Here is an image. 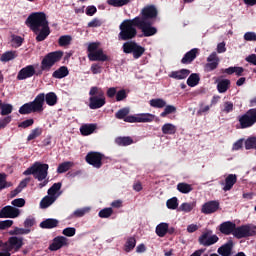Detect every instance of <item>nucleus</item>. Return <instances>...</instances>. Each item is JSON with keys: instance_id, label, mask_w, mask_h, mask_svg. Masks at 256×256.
Instances as JSON below:
<instances>
[{"instance_id": "f257e3e1", "label": "nucleus", "mask_w": 256, "mask_h": 256, "mask_svg": "<svg viewBox=\"0 0 256 256\" xmlns=\"http://www.w3.org/2000/svg\"><path fill=\"white\" fill-rule=\"evenodd\" d=\"M61 59H63V51L49 52L42 59L39 69L36 70L35 65H27L18 72L17 80L25 81V79H31L34 75L36 77H41L43 71H51L53 66L56 63H59Z\"/></svg>"}, {"instance_id": "f03ea898", "label": "nucleus", "mask_w": 256, "mask_h": 256, "mask_svg": "<svg viewBox=\"0 0 256 256\" xmlns=\"http://www.w3.org/2000/svg\"><path fill=\"white\" fill-rule=\"evenodd\" d=\"M25 25L29 27L30 31L36 35L37 43L45 41L47 37L51 35V28L49 27V20H47V14L45 12H33L26 21Z\"/></svg>"}, {"instance_id": "7ed1b4c3", "label": "nucleus", "mask_w": 256, "mask_h": 256, "mask_svg": "<svg viewBox=\"0 0 256 256\" xmlns=\"http://www.w3.org/2000/svg\"><path fill=\"white\" fill-rule=\"evenodd\" d=\"M131 110L128 107H124L115 113L116 119H123L125 123H153V121H159V118L155 114L140 113L136 115H129Z\"/></svg>"}, {"instance_id": "20e7f679", "label": "nucleus", "mask_w": 256, "mask_h": 256, "mask_svg": "<svg viewBox=\"0 0 256 256\" xmlns=\"http://www.w3.org/2000/svg\"><path fill=\"white\" fill-rule=\"evenodd\" d=\"M139 29V20L136 18L124 20L120 26L118 34L119 41H131L137 37V28Z\"/></svg>"}, {"instance_id": "39448f33", "label": "nucleus", "mask_w": 256, "mask_h": 256, "mask_svg": "<svg viewBox=\"0 0 256 256\" xmlns=\"http://www.w3.org/2000/svg\"><path fill=\"white\" fill-rule=\"evenodd\" d=\"M45 93L38 94L32 102L22 105L18 112L20 115H31V113H42L45 110Z\"/></svg>"}, {"instance_id": "423d86ee", "label": "nucleus", "mask_w": 256, "mask_h": 256, "mask_svg": "<svg viewBox=\"0 0 256 256\" xmlns=\"http://www.w3.org/2000/svg\"><path fill=\"white\" fill-rule=\"evenodd\" d=\"M89 108L90 109H101V107L105 106L107 100L105 98V92L102 88L97 86H93L89 91Z\"/></svg>"}, {"instance_id": "0eeeda50", "label": "nucleus", "mask_w": 256, "mask_h": 256, "mask_svg": "<svg viewBox=\"0 0 256 256\" xmlns=\"http://www.w3.org/2000/svg\"><path fill=\"white\" fill-rule=\"evenodd\" d=\"M23 175H33L37 181H45L49 175V164L35 162L23 172Z\"/></svg>"}, {"instance_id": "6e6552de", "label": "nucleus", "mask_w": 256, "mask_h": 256, "mask_svg": "<svg viewBox=\"0 0 256 256\" xmlns=\"http://www.w3.org/2000/svg\"><path fill=\"white\" fill-rule=\"evenodd\" d=\"M122 51L126 55H133V59H141L145 55V47L135 41H127L122 45Z\"/></svg>"}, {"instance_id": "1a4fd4ad", "label": "nucleus", "mask_w": 256, "mask_h": 256, "mask_svg": "<svg viewBox=\"0 0 256 256\" xmlns=\"http://www.w3.org/2000/svg\"><path fill=\"white\" fill-rule=\"evenodd\" d=\"M157 15H159V12L155 5H148L141 10L140 16H136L135 19L140 23L142 21L144 23H149L152 19H157Z\"/></svg>"}, {"instance_id": "9d476101", "label": "nucleus", "mask_w": 256, "mask_h": 256, "mask_svg": "<svg viewBox=\"0 0 256 256\" xmlns=\"http://www.w3.org/2000/svg\"><path fill=\"white\" fill-rule=\"evenodd\" d=\"M240 129H249L256 123V108H251L245 114L239 116Z\"/></svg>"}, {"instance_id": "9b49d317", "label": "nucleus", "mask_w": 256, "mask_h": 256, "mask_svg": "<svg viewBox=\"0 0 256 256\" xmlns=\"http://www.w3.org/2000/svg\"><path fill=\"white\" fill-rule=\"evenodd\" d=\"M105 159V155L101 152L90 151L85 156V161L88 165H91L95 169H101L103 167V161Z\"/></svg>"}, {"instance_id": "f8f14e48", "label": "nucleus", "mask_w": 256, "mask_h": 256, "mask_svg": "<svg viewBox=\"0 0 256 256\" xmlns=\"http://www.w3.org/2000/svg\"><path fill=\"white\" fill-rule=\"evenodd\" d=\"M256 228L249 224L236 226L234 229V236L236 239H247V237H255Z\"/></svg>"}, {"instance_id": "ddd939ff", "label": "nucleus", "mask_w": 256, "mask_h": 256, "mask_svg": "<svg viewBox=\"0 0 256 256\" xmlns=\"http://www.w3.org/2000/svg\"><path fill=\"white\" fill-rule=\"evenodd\" d=\"M218 241L219 236L215 234L213 235V230H206L198 238V243L203 245V247H211V245H215Z\"/></svg>"}, {"instance_id": "4468645a", "label": "nucleus", "mask_w": 256, "mask_h": 256, "mask_svg": "<svg viewBox=\"0 0 256 256\" xmlns=\"http://www.w3.org/2000/svg\"><path fill=\"white\" fill-rule=\"evenodd\" d=\"M21 215V210L15 206H5L0 210V219H17Z\"/></svg>"}, {"instance_id": "2eb2a0df", "label": "nucleus", "mask_w": 256, "mask_h": 256, "mask_svg": "<svg viewBox=\"0 0 256 256\" xmlns=\"http://www.w3.org/2000/svg\"><path fill=\"white\" fill-rule=\"evenodd\" d=\"M220 59L219 56L217 55V52H212L208 57H207V63L204 66V71L206 73H211V71H215L217 67H219Z\"/></svg>"}, {"instance_id": "dca6fc26", "label": "nucleus", "mask_w": 256, "mask_h": 256, "mask_svg": "<svg viewBox=\"0 0 256 256\" xmlns=\"http://www.w3.org/2000/svg\"><path fill=\"white\" fill-rule=\"evenodd\" d=\"M138 29L142 31L144 37H153L157 33V28L153 27V22H138Z\"/></svg>"}, {"instance_id": "f3484780", "label": "nucleus", "mask_w": 256, "mask_h": 256, "mask_svg": "<svg viewBox=\"0 0 256 256\" xmlns=\"http://www.w3.org/2000/svg\"><path fill=\"white\" fill-rule=\"evenodd\" d=\"M219 210V202L212 200L203 204L201 213L204 215H211L212 213H216Z\"/></svg>"}, {"instance_id": "a211bd4d", "label": "nucleus", "mask_w": 256, "mask_h": 256, "mask_svg": "<svg viewBox=\"0 0 256 256\" xmlns=\"http://www.w3.org/2000/svg\"><path fill=\"white\" fill-rule=\"evenodd\" d=\"M67 245V238L65 236H57L52 240V243L49 245V251H59L62 247Z\"/></svg>"}, {"instance_id": "6ab92c4d", "label": "nucleus", "mask_w": 256, "mask_h": 256, "mask_svg": "<svg viewBox=\"0 0 256 256\" xmlns=\"http://www.w3.org/2000/svg\"><path fill=\"white\" fill-rule=\"evenodd\" d=\"M191 75V70L189 69H180L176 71H172L168 74L170 79H175L176 81H183V79H187Z\"/></svg>"}, {"instance_id": "aec40b11", "label": "nucleus", "mask_w": 256, "mask_h": 256, "mask_svg": "<svg viewBox=\"0 0 256 256\" xmlns=\"http://www.w3.org/2000/svg\"><path fill=\"white\" fill-rule=\"evenodd\" d=\"M237 224H235L232 221H226L219 225V231L222 233V235H233L235 233V227Z\"/></svg>"}, {"instance_id": "412c9836", "label": "nucleus", "mask_w": 256, "mask_h": 256, "mask_svg": "<svg viewBox=\"0 0 256 256\" xmlns=\"http://www.w3.org/2000/svg\"><path fill=\"white\" fill-rule=\"evenodd\" d=\"M23 245L22 237L12 236L8 239V251H13V249L14 251H19Z\"/></svg>"}, {"instance_id": "4be33fe9", "label": "nucleus", "mask_w": 256, "mask_h": 256, "mask_svg": "<svg viewBox=\"0 0 256 256\" xmlns=\"http://www.w3.org/2000/svg\"><path fill=\"white\" fill-rule=\"evenodd\" d=\"M233 247V240L230 239L227 241V243L223 244L218 248L217 253L221 256H231L233 255Z\"/></svg>"}, {"instance_id": "5701e85b", "label": "nucleus", "mask_w": 256, "mask_h": 256, "mask_svg": "<svg viewBox=\"0 0 256 256\" xmlns=\"http://www.w3.org/2000/svg\"><path fill=\"white\" fill-rule=\"evenodd\" d=\"M198 54L199 50L197 48H193L190 51H188L181 59L182 65H191V62L197 59Z\"/></svg>"}, {"instance_id": "b1692460", "label": "nucleus", "mask_w": 256, "mask_h": 256, "mask_svg": "<svg viewBox=\"0 0 256 256\" xmlns=\"http://www.w3.org/2000/svg\"><path fill=\"white\" fill-rule=\"evenodd\" d=\"M89 61H110V57L103 53V49L95 51V53H88Z\"/></svg>"}, {"instance_id": "393cba45", "label": "nucleus", "mask_w": 256, "mask_h": 256, "mask_svg": "<svg viewBox=\"0 0 256 256\" xmlns=\"http://www.w3.org/2000/svg\"><path fill=\"white\" fill-rule=\"evenodd\" d=\"M97 129V124H83L80 127V133L81 135H83L84 137H87L89 135H93V133H95V130Z\"/></svg>"}, {"instance_id": "a878e982", "label": "nucleus", "mask_w": 256, "mask_h": 256, "mask_svg": "<svg viewBox=\"0 0 256 256\" xmlns=\"http://www.w3.org/2000/svg\"><path fill=\"white\" fill-rule=\"evenodd\" d=\"M13 113V104L3 103V100H0V115L2 117H10Z\"/></svg>"}, {"instance_id": "bb28decb", "label": "nucleus", "mask_w": 256, "mask_h": 256, "mask_svg": "<svg viewBox=\"0 0 256 256\" xmlns=\"http://www.w3.org/2000/svg\"><path fill=\"white\" fill-rule=\"evenodd\" d=\"M237 183V175L235 174H229L225 178V183L223 187V191H231L233 189V186Z\"/></svg>"}, {"instance_id": "cd10ccee", "label": "nucleus", "mask_w": 256, "mask_h": 256, "mask_svg": "<svg viewBox=\"0 0 256 256\" xmlns=\"http://www.w3.org/2000/svg\"><path fill=\"white\" fill-rule=\"evenodd\" d=\"M59 220L55 218H48L44 221H42L39 225L41 229H55V227H58Z\"/></svg>"}, {"instance_id": "c85d7f7f", "label": "nucleus", "mask_w": 256, "mask_h": 256, "mask_svg": "<svg viewBox=\"0 0 256 256\" xmlns=\"http://www.w3.org/2000/svg\"><path fill=\"white\" fill-rule=\"evenodd\" d=\"M67 75H69V68H67V66H61L52 73L54 79H65Z\"/></svg>"}, {"instance_id": "c756f323", "label": "nucleus", "mask_w": 256, "mask_h": 256, "mask_svg": "<svg viewBox=\"0 0 256 256\" xmlns=\"http://www.w3.org/2000/svg\"><path fill=\"white\" fill-rule=\"evenodd\" d=\"M46 101V105H49V107H55V104L57 101H59V98L57 97V94L55 92H49L46 95L44 94V102Z\"/></svg>"}, {"instance_id": "7c9ffc66", "label": "nucleus", "mask_w": 256, "mask_h": 256, "mask_svg": "<svg viewBox=\"0 0 256 256\" xmlns=\"http://www.w3.org/2000/svg\"><path fill=\"white\" fill-rule=\"evenodd\" d=\"M115 143L119 147H128V145H133V138L131 136H120L115 139Z\"/></svg>"}, {"instance_id": "2f4dec72", "label": "nucleus", "mask_w": 256, "mask_h": 256, "mask_svg": "<svg viewBox=\"0 0 256 256\" xmlns=\"http://www.w3.org/2000/svg\"><path fill=\"white\" fill-rule=\"evenodd\" d=\"M229 87H231V80L229 79H222L217 83V91L220 93H227Z\"/></svg>"}, {"instance_id": "473e14b6", "label": "nucleus", "mask_w": 256, "mask_h": 256, "mask_svg": "<svg viewBox=\"0 0 256 256\" xmlns=\"http://www.w3.org/2000/svg\"><path fill=\"white\" fill-rule=\"evenodd\" d=\"M244 71H245V68H243V67L231 66L229 68H226L224 70V73H226L227 75H233V73H235L237 75V77H243Z\"/></svg>"}, {"instance_id": "72a5a7b5", "label": "nucleus", "mask_w": 256, "mask_h": 256, "mask_svg": "<svg viewBox=\"0 0 256 256\" xmlns=\"http://www.w3.org/2000/svg\"><path fill=\"white\" fill-rule=\"evenodd\" d=\"M149 105L154 109H163V107H167V102L162 98H154L149 101Z\"/></svg>"}, {"instance_id": "f704fd0d", "label": "nucleus", "mask_w": 256, "mask_h": 256, "mask_svg": "<svg viewBox=\"0 0 256 256\" xmlns=\"http://www.w3.org/2000/svg\"><path fill=\"white\" fill-rule=\"evenodd\" d=\"M163 135H175L177 133V126L172 123H166L162 126Z\"/></svg>"}, {"instance_id": "c9c22d12", "label": "nucleus", "mask_w": 256, "mask_h": 256, "mask_svg": "<svg viewBox=\"0 0 256 256\" xmlns=\"http://www.w3.org/2000/svg\"><path fill=\"white\" fill-rule=\"evenodd\" d=\"M169 231V224L162 222L156 226V235L158 237H165Z\"/></svg>"}, {"instance_id": "e433bc0d", "label": "nucleus", "mask_w": 256, "mask_h": 256, "mask_svg": "<svg viewBox=\"0 0 256 256\" xmlns=\"http://www.w3.org/2000/svg\"><path fill=\"white\" fill-rule=\"evenodd\" d=\"M54 201H57V197H53L51 195L45 196L40 201L41 209H47L48 207H51V205H53Z\"/></svg>"}, {"instance_id": "4c0bfd02", "label": "nucleus", "mask_w": 256, "mask_h": 256, "mask_svg": "<svg viewBox=\"0 0 256 256\" xmlns=\"http://www.w3.org/2000/svg\"><path fill=\"white\" fill-rule=\"evenodd\" d=\"M199 81H201V77L197 73H192L187 79L188 87H197L199 85Z\"/></svg>"}, {"instance_id": "58836bf2", "label": "nucleus", "mask_w": 256, "mask_h": 256, "mask_svg": "<svg viewBox=\"0 0 256 256\" xmlns=\"http://www.w3.org/2000/svg\"><path fill=\"white\" fill-rule=\"evenodd\" d=\"M177 190L180 193H183L184 195H187L188 193H191V191H193V186L191 184L181 182V183H178Z\"/></svg>"}, {"instance_id": "ea45409f", "label": "nucleus", "mask_w": 256, "mask_h": 256, "mask_svg": "<svg viewBox=\"0 0 256 256\" xmlns=\"http://www.w3.org/2000/svg\"><path fill=\"white\" fill-rule=\"evenodd\" d=\"M17 57V52L15 51H7L5 53H3L0 57V61L2 63H7L9 61H13V59H15Z\"/></svg>"}, {"instance_id": "a19ab883", "label": "nucleus", "mask_w": 256, "mask_h": 256, "mask_svg": "<svg viewBox=\"0 0 256 256\" xmlns=\"http://www.w3.org/2000/svg\"><path fill=\"white\" fill-rule=\"evenodd\" d=\"M135 245H137L135 237H129L124 245V251H126V253H131V251L135 249Z\"/></svg>"}, {"instance_id": "79ce46f5", "label": "nucleus", "mask_w": 256, "mask_h": 256, "mask_svg": "<svg viewBox=\"0 0 256 256\" xmlns=\"http://www.w3.org/2000/svg\"><path fill=\"white\" fill-rule=\"evenodd\" d=\"M61 187H63V183H61V182L54 183L48 189V195H50L51 197H56L57 198V192L61 191Z\"/></svg>"}, {"instance_id": "37998d69", "label": "nucleus", "mask_w": 256, "mask_h": 256, "mask_svg": "<svg viewBox=\"0 0 256 256\" xmlns=\"http://www.w3.org/2000/svg\"><path fill=\"white\" fill-rule=\"evenodd\" d=\"M43 134V128H34L31 130L30 134L27 137V141H33L35 139H37V137H41V135Z\"/></svg>"}, {"instance_id": "c03bdc74", "label": "nucleus", "mask_w": 256, "mask_h": 256, "mask_svg": "<svg viewBox=\"0 0 256 256\" xmlns=\"http://www.w3.org/2000/svg\"><path fill=\"white\" fill-rule=\"evenodd\" d=\"M107 3L111 7H124V5H129L131 0H107Z\"/></svg>"}, {"instance_id": "a18cd8bd", "label": "nucleus", "mask_w": 256, "mask_h": 256, "mask_svg": "<svg viewBox=\"0 0 256 256\" xmlns=\"http://www.w3.org/2000/svg\"><path fill=\"white\" fill-rule=\"evenodd\" d=\"M89 211H91V208H89V207L77 209L73 212L72 217H76L77 219H79L81 217H85V215H87V213H89Z\"/></svg>"}, {"instance_id": "49530a36", "label": "nucleus", "mask_w": 256, "mask_h": 256, "mask_svg": "<svg viewBox=\"0 0 256 256\" xmlns=\"http://www.w3.org/2000/svg\"><path fill=\"white\" fill-rule=\"evenodd\" d=\"M71 167H73V162H64L59 164L58 168H57V173H67V171H69V169H71Z\"/></svg>"}, {"instance_id": "de8ad7c7", "label": "nucleus", "mask_w": 256, "mask_h": 256, "mask_svg": "<svg viewBox=\"0 0 256 256\" xmlns=\"http://www.w3.org/2000/svg\"><path fill=\"white\" fill-rule=\"evenodd\" d=\"M113 215V208H104L99 211L98 217L101 219H109Z\"/></svg>"}, {"instance_id": "09e8293b", "label": "nucleus", "mask_w": 256, "mask_h": 256, "mask_svg": "<svg viewBox=\"0 0 256 256\" xmlns=\"http://www.w3.org/2000/svg\"><path fill=\"white\" fill-rule=\"evenodd\" d=\"M164 107V111L161 112L160 117H166L167 115H171L172 113H177V107L173 105H166Z\"/></svg>"}, {"instance_id": "8fccbe9b", "label": "nucleus", "mask_w": 256, "mask_h": 256, "mask_svg": "<svg viewBox=\"0 0 256 256\" xmlns=\"http://www.w3.org/2000/svg\"><path fill=\"white\" fill-rule=\"evenodd\" d=\"M245 149L249 150V149H256V136H251L249 137L245 143Z\"/></svg>"}, {"instance_id": "3c124183", "label": "nucleus", "mask_w": 256, "mask_h": 256, "mask_svg": "<svg viewBox=\"0 0 256 256\" xmlns=\"http://www.w3.org/2000/svg\"><path fill=\"white\" fill-rule=\"evenodd\" d=\"M166 207L172 210L177 209L179 207V200L177 199V197L168 199L166 202Z\"/></svg>"}, {"instance_id": "603ef678", "label": "nucleus", "mask_w": 256, "mask_h": 256, "mask_svg": "<svg viewBox=\"0 0 256 256\" xmlns=\"http://www.w3.org/2000/svg\"><path fill=\"white\" fill-rule=\"evenodd\" d=\"M195 208V203H182L180 205V211H184V213H191V211H193V209Z\"/></svg>"}, {"instance_id": "864d4df0", "label": "nucleus", "mask_w": 256, "mask_h": 256, "mask_svg": "<svg viewBox=\"0 0 256 256\" xmlns=\"http://www.w3.org/2000/svg\"><path fill=\"white\" fill-rule=\"evenodd\" d=\"M58 43L60 47H67V45L71 44V36L69 35L61 36L58 40Z\"/></svg>"}, {"instance_id": "5fc2aeb1", "label": "nucleus", "mask_w": 256, "mask_h": 256, "mask_svg": "<svg viewBox=\"0 0 256 256\" xmlns=\"http://www.w3.org/2000/svg\"><path fill=\"white\" fill-rule=\"evenodd\" d=\"M35 123V120L33 118L24 120L18 124V127L21 129H27L29 127H32V125Z\"/></svg>"}, {"instance_id": "6e6d98bb", "label": "nucleus", "mask_w": 256, "mask_h": 256, "mask_svg": "<svg viewBox=\"0 0 256 256\" xmlns=\"http://www.w3.org/2000/svg\"><path fill=\"white\" fill-rule=\"evenodd\" d=\"M13 121L12 116H5L4 118H0V129H5Z\"/></svg>"}, {"instance_id": "4d7b16f0", "label": "nucleus", "mask_w": 256, "mask_h": 256, "mask_svg": "<svg viewBox=\"0 0 256 256\" xmlns=\"http://www.w3.org/2000/svg\"><path fill=\"white\" fill-rule=\"evenodd\" d=\"M233 109H234L233 102L231 101L224 102V108L222 109L223 113H232Z\"/></svg>"}, {"instance_id": "13d9d810", "label": "nucleus", "mask_w": 256, "mask_h": 256, "mask_svg": "<svg viewBox=\"0 0 256 256\" xmlns=\"http://www.w3.org/2000/svg\"><path fill=\"white\" fill-rule=\"evenodd\" d=\"M13 226V220H4L0 221V231H5V229H9V227Z\"/></svg>"}, {"instance_id": "bf43d9fd", "label": "nucleus", "mask_w": 256, "mask_h": 256, "mask_svg": "<svg viewBox=\"0 0 256 256\" xmlns=\"http://www.w3.org/2000/svg\"><path fill=\"white\" fill-rule=\"evenodd\" d=\"M63 235H65V237H74L75 233H77V230L73 227H68V228H65L63 231H62Z\"/></svg>"}, {"instance_id": "052dcab7", "label": "nucleus", "mask_w": 256, "mask_h": 256, "mask_svg": "<svg viewBox=\"0 0 256 256\" xmlns=\"http://www.w3.org/2000/svg\"><path fill=\"white\" fill-rule=\"evenodd\" d=\"M90 70L93 73V75H99V73H101V71H103V68L101 67V65L94 63L91 65Z\"/></svg>"}, {"instance_id": "680f3d73", "label": "nucleus", "mask_w": 256, "mask_h": 256, "mask_svg": "<svg viewBox=\"0 0 256 256\" xmlns=\"http://www.w3.org/2000/svg\"><path fill=\"white\" fill-rule=\"evenodd\" d=\"M126 97H127V91H125V89H122L116 92V101H125Z\"/></svg>"}, {"instance_id": "e2e57ef3", "label": "nucleus", "mask_w": 256, "mask_h": 256, "mask_svg": "<svg viewBox=\"0 0 256 256\" xmlns=\"http://www.w3.org/2000/svg\"><path fill=\"white\" fill-rule=\"evenodd\" d=\"M101 25H103V21H101V19L99 18H94L88 23V27H91V28L101 27Z\"/></svg>"}, {"instance_id": "0e129e2a", "label": "nucleus", "mask_w": 256, "mask_h": 256, "mask_svg": "<svg viewBox=\"0 0 256 256\" xmlns=\"http://www.w3.org/2000/svg\"><path fill=\"white\" fill-rule=\"evenodd\" d=\"M33 225H35V218L33 217L26 218V220L24 221V227H25L24 229H31Z\"/></svg>"}, {"instance_id": "69168bd1", "label": "nucleus", "mask_w": 256, "mask_h": 256, "mask_svg": "<svg viewBox=\"0 0 256 256\" xmlns=\"http://www.w3.org/2000/svg\"><path fill=\"white\" fill-rule=\"evenodd\" d=\"M11 205H13V207H25V199L23 198L14 199L11 202Z\"/></svg>"}, {"instance_id": "338daca9", "label": "nucleus", "mask_w": 256, "mask_h": 256, "mask_svg": "<svg viewBox=\"0 0 256 256\" xmlns=\"http://www.w3.org/2000/svg\"><path fill=\"white\" fill-rule=\"evenodd\" d=\"M97 49H99V43L91 42L88 45L87 51H88V53H95V51H98Z\"/></svg>"}, {"instance_id": "774afa93", "label": "nucleus", "mask_w": 256, "mask_h": 256, "mask_svg": "<svg viewBox=\"0 0 256 256\" xmlns=\"http://www.w3.org/2000/svg\"><path fill=\"white\" fill-rule=\"evenodd\" d=\"M245 41H256V33L255 32H246L244 34Z\"/></svg>"}]
</instances>
